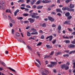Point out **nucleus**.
<instances>
[{
  "instance_id": "obj_1",
  "label": "nucleus",
  "mask_w": 75,
  "mask_h": 75,
  "mask_svg": "<svg viewBox=\"0 0 75 75\" xmlns=\"http://www.w3.org/2000/svg\"><path fill=\"white\" fill-rule=\"evenodd\" d=\"M57 63L56 62H51L50 64H48L47 67H50V68H52L53 67H54V65H56V64H57Z\"/></svg>"
},
{
  "instance_id": "obj_2",
  "label": "nucleus",
  "mask_w": 75,
  "mask_h": 75,
  "mask_svg": "<svg viewBox=\"0 0 75 75\" xmlns=\"http://www.w3.org/2000/svg\"><path fill=\"white\" fill-rule=\"evenodd\" d=\"M61 67L62 69H64V68L66 69V70H67V69H68L69 68V67L67 66V65H65V64L61 65Z\"/></svg>"
},
{
  "instance_id": "obj_3",
  "label": "nucleus",
  "mask_w": 75,
  "mask_h": 75,
  "mask_svg": "<svg viewBox=\"0 0 75 75\" xmlns=\"http://www.w3.org/2000/svg\"><path fill=\"white\" fill-rule=\"evenodd\" d=\"M33 10H31L29 12V13H30V16H31V17H32V16L33 15H36V16L38 15V13H32V12H33Z\"/></svg>"
},
{
  "instance_id": "obj_4",
  "label": "nucleus",
  "mask_w": 75,
  "mask_h": 75,
  "mask_svg": "<svg viewBox=\"0 0 75 75\" xmlns=\"http://www.w3.org/2000/svg\"><path fill=\"white\" fill-rule=\"evenodd\" d=\"M37 15H33L32 16V18H36V19H38L40 16H36Z\"/></svg>"
},
{
  "instance_id": "obj_5",
  "label": "nucleus",
  "mask_w": 75,
  "mask_h": 75,
  "mask_svg": "<svg viewBox=\"0 0 75 75\" xmlns=\"http://www.w3.org/2000/svg\"><path fill=\"white\" fill-rule=\"evenodd\" d=\"M49 38V41H51V40H52V36H49L47 37L46 38V39L47 40V39H48Z\"/></svg>"
},
{
  "instance_id": "obj_6",
  "label": "nucleus",
  "mask_w": 75,
  "mask_h": 75,
  "mask_svg": "<svg viewBox=\"0 0 75 75\" xmlns=\"http://www.w3.org/2000/svg\"><path fill=\"white\" fill-rule=\"evenodd\" d=\"M28 20H30V23H33L35 21V20L33 19H32V18H29L28 19Z\"/></svg>"
},
{
  "instance_id": "obj_7",
  "label": "nucleus",
  "mask_w": 75,
  "mask_h": 75,
  "mask_svg": "<svg viewBox=\"0 0 75 75\" xmlns=\"http://www.w3.org/2000/svg\"><path fill=\"white\" fill-rule=\"evenodd\" d=\"M48 18L49 20H50L51 21L54 22V21H55V19L51 17H48Z\"/></svg>"
},
{
  "instance_id": "obj_8",
  "label": "nucleus",
  "mask_w": 75,
  "mask_h": 75,
  "mask_svg": "<svg viewBox=\"0 0 75 75\" xmlns=\"http://www.w3.org/2000/svg\"><path fill=\"white\" fill-rule=\"evenodd\" d=\"M16 36H15V38H16V39H17V37H19V36H20V34H19V33H17L16 34Z\"/></svg>"
},
{
  "instance_id": "obj_9",
  "label": "nucleus",
  "mask_w": 75,
  "mask_h": 75,
  "mask_svg": "<svg viewBox=\"0 0 75 75\" xmlns=\"http://www.w3.org/2000/svg\"><path fill=\"white\" fill-rule=\"evenodd\" d=\"M43 7V6H37V9H41Z\"/></svg>"
},
{
  "instance_id": "obj_10",
  "label": "nucleus",
  "mask_w": 75,
  "mask_h": 75,
  "mask_svg": "<svg viewBox=\"0 0 75 75\" xmlns=\"http://www.w3.org/2000/svg\"><path fill=\"white\" fill-rule=\"evenodd\" d=\"M56 11H57V13H58V12H60L62 13V11H61V9H57Z\"/></svg>"
},
{
  "instance_id": "obj_11",
  "label": "nucleus",
  "mask_w": 75,
  "mask_h": 75,
  "mask_svg": "<svg viewBox=\"0 0 75 75\" xmlns=\"http://www.w3.org/2000/svg\"><path fill=\"white\" fill-rule=\"evenodd\" d=\"M69 48H74L75 47V45L73 44H70L69 46Z\"/></svg>"
},
{
  "instance_id": "obj_12",
  "label": "nucleus",
  "mask_w": 75,
  "mask_h": 75,
  "mask_svg": "<svg viewBox=\"0 0 75 75\" xmlns=\"http://www.w3.org/2000/svg\"><path fill=\"white\" fill-rule=\"evenodd\" d=\"M65 16L66 17H68L70 16V13L69 12H67L65 14Z\"/></svg>"
},
{
  "instance_id": "obj_13",
  "label": "nucleus",
  "mask_w": 75,
  "mask_h": 75,
  "mask_svg": "<svg viewBox=\"0 0 75 75\" xmlns=\"http://www.w3.org/2000/svg\"><path fill=\"white\" fill-rule=\"evenodd\" d=\"M8 69H10V70H11V71H13V72H16V71L14 69L11 68V67H8Z\"/></svg>"
},
{
  "instance_id": "obj_14",
  "label": "nucleus",
  "mask_w": 75,
  "mask_h": 75,
  "mask_svg": "<svg viewBox=\"0 0 75 75\" xmlns=\"http://www.w3.org/2000/svg\"><path fill=\"white\" fill-rule=\"evenodd\" d=\"M75 7L74 5L72 4H70V8H74Z\"/></svg>"
},
{
  "instance_id": "obj_15",
  "label": "nucleus",
  "mask_w": 75,
  "mask_h": 75,
  "mask_svg": "<svg viewBox=\"0 0 75 75\" xmlns=\"http://www.w3.org/2000/svg\"><path fill=\"white\" fill-rule=\"evenodd\" d=\"M71 22V21H65V22L64 23V24H69V23H70Z\"/></svg>"
},
{
  "instance_id": "obj_16",
  "label": "nucleus",
  "mask_w": 75,
  "mask_h": 75,
  "mask_svg": "<svg viewBox=\"0 0 75 75\" xmlns=\"http://www.w3.org/2000/svg\"><path fill=\"white\" fill-rule=\"evenodd\" d=\"M31 34H32V35H37V34H38V32H36L35 33H32Z\"/></svg>"
},
{
  "instance_id": "obj_17",
  "label": "nucleus",
  "mask_w": 75,
  "mask_h": 75,
  "mask_svg": "<svg viewBox=\"0 0 75 75\" xmlns=\"http://www.w3.org/2000/svg\"><path fill=\"white\" fill-rule=\"evenodd\" d=\"M46 3H51V1L50 0H45Z\"/></svg>"
},
{
  "instance_id": "obj_18",
  "label": "nucleus",
  "mask_w": 75,
  "mask_h": 75,
  "mask_svg": "<svg viewBox=\"0 0 75 75\" xmlns=\"http://www.w3.org/2000/svg\"><path fill=\"white\" fill-rule=\"evenodd\" d=\"M18 3H24V0H19L18 1Z\"/></svg>"
},
{
  "instance_id": "obj_19",
  "label": "nucleus",
  "mask_w": 75,
  "mask_h": 75,
  "mask_svg": "<svg viewBox=\"0 0 75 75\" xmlns=\"http://www.w3.org/2000/svg\"><path fill=\"white\" fill-rule=\"evenodd\" d=\"M72 16H69L67 17V19L69 20H71V19L72 18Z\"/></svg>"
},
{
  "instance_id": "obj_20",
  "label": "nucleus",
  "mask_w": 75,
  "mask_h": 75,
  "mask_svg": "<svg viewBox=\"0 0 75 75\" xmlns=\"http://www.w3.org/2000/svg\"><path fill=\"white\" fill-rule=\"evenodd\" d=\"M64 42H65L66 44H68V43H70V41L69 40H65L64 41Z\"/></svg>"
},
{
  "instance_id": "obj_21",
  "label": "nucleus",
  "mask_w": 75,
  "mask_h": 75,
  "mask_svg": "<svg viewBox=\"0 0 75 75\" xmlns=\"http://www.w3.org/2000/svg\"><path fill=\"white\" fill-rule=\"evenodd\" d=\"M40 3H41V1L39 0L35 3V4H39Z\"/></svg>"
},
{
  "instance_id": "obj_22",
  "label": "nucleus",
  "mask_w": 75,
  "mask_h": 75,
  "mask_svg": "<svg viewBox=\"0 0 75 75\" xmlns=\"http://www.w3.org/2000/svg\"><path fill=\"white\" fill-rule=\"evenodd\" d=\"M27 36H28V37H30L31 36V33L29 32L28 31L27 32Z\"/></svg>"
},
{
  "instance_id": "obj_23",
  "label": "nucleus",
  "mask_w": 75,
  "mask_h": 75,
  "mask_svg": "<svg viewBox=\"0 0 75 75\" xmlns=\"http://www.w3.org/2000/svg\"><path fill=\"white\" fill-rule=\"evenodd\" d=\"M58 29L59 30H61V26L60 25H58Z\"/></svg>"
},
{
  "instance_id": "obj_24",
  "label": "nucleus",
  "mask_w": 75,
  "mask_h": 75,
  "mask_svg": "<svg viewBox=\"0 0 75 75\" xmlns=\"http://www.w3.org/2000/svg\"><path fill=\"white\" fill-rule=\"evenodd\" d=\"M31 30L32 31H33V32H35L36 31H37V30L36 29H34V28H32L31 29Z\"/></svg>"
},
{
  "instance_id": "obj_25",
  "label": "nucleus",
  "mask_w": 75,
  "mask_h": 75,
  "mask_svg": "<svg viewBox=\"0 0 75 75\" xmlns=\"http://www.w3.org/2000/svg\"><path fill=\"white\" fill-rule=\"evenodd\" d=\"M17 19H18V20H22V19H23V17H17Z\"/></svg>"
},
{
  "instance_id": "obj_26",
  "label": "nucleus",
  "mask_w": 75,
  "mask_h": 75,
  "mask_svg": "<svg viewBox=\"0 0 75 75\" xmlns=\"http://www.w3.org/2000/svg\"><path fill=\"white\" fill-rule=\"evenodd\" d=\"M27 47L29 50H30V51H31L32 50V49H31V47L29 45H27Z\"/></svg>"
},
{
  "instance_id": "obj_27",
  "label": "nucleus",
  "mask_w": 75,
  "mask_h": 75,
  "mask_svg": "<svg viewBox=\"0 0 75 75\" xmlns=\"http://www.w3.org/2000/svg\"><path fill=\"white\" fill-rule=\"evenodd\" d=\"M10 21H11V23H13V24H15V21H14V20L13 19H11L10 20Z\"/></svg>"
},
{
  "instance_id": "obj_28",
  "label": "nucleus",
  "mask_w": 75,
  "mask_h": 75,
  "mask_svg": "<svg viewBox=\"0 0 75 75\" xmlns=\"http://www.w3.org/2000/svg\"><path fill=\"white\" fill-rule=\"evenodd\" d=\"M36 61L38 62V63H39V65H41V63H40V60H39L38 59H36Z\"/></svg>"
},
{
  "instance_id": "obj_29",
  "label": "nucleus",
  "mask_w": 75,
  "mask_h": 75,
  "mask_svg": "<svg viewBox=\"0 0 75 75\" xmlns=\"http://www.w3.org/2000/svg\"><path fill=\"white\" fill-rule=\"evenodd\" d=\"M69 56V54H64L63 55V56L64 57H68Z\"/></svg>"
},
{
  "instance_id": "obj_30",
  "label": "nucleus",
  "mask_w": 75,
  "mask_h": 75,
  "mask_svg": "<svg viewBox=\"0 0 75 75\" xmlns=\"http://www.w3.org/2000/svg\"><path fill=\"white\" fill-rule=\"evenodd\" d=\"M42 27H46V25L45 24V23H43L42 25Z\"/></svg>"
},
{
  "instance_id": "obj_31",
  "label": "nucleus",
  "mask_w": 75,
  "mask_h": 75,
  "mask_svg": "<svg viewBox=\"0 0 75 75\" xmlns=\"http://www.w3.org/2000/svg\"><path fill=\"white\" fill-rule=\"evenodd\" d=\"M35 64L36 66L38 67V68H40V65L38 64V63H37L36 62H35Z\"/></svg>"
},
{
  "instance_id": "obj_32",
  "label": "nucleus",
  "mask_w": 75,
  "mask_h": 75,
  "mask_svg": "<svg viewBox=\"0 0 75 75\" xmlns=\"http://www.w3.org/2000/svg\"><path fill=\"white\" fill-rule=\"evenodd\" d=\"M56 55L57 56V55H60V54H61V52H59L56 53Z\"/></svg>"
},
{
  "instance_id": "obj_33",
  "label": "nucleus",
  "mask_w": 75,
  "mask_h": 75,
  "mask_svg": "<svg viewBox=\"0 0 75 75\" xmlns=\"http://www.w3.org/2000/svg\"><path fill=\"white\" fill-rule=\"evenodd\" d=\"M72 0H67L65 1V3H68L69 2H70Z\"/></svg>"
},
{
  "instance_id": "obj_34",
  "label": "nucleus",
  "mask_w": 75,
  "mask_h": 75,
  "mask_svg": "<svg viewBox=\"0 0 75 75\" xmlns=\"http://www.w3.org/2000/svg\"><path fill=\"white\" fill-rule=\"evenodd\" d=\"M23 16H28V13H23Z\"/></svg>"
},
{
  "instance_id": "obj_35",
  "label": "nucleus",
  "mask_w": 75,
  "mask_h": 75,
  "mask_svg": "<svg viewBox=\"0 0 75 75\" xmlns=\"http://www.w3.org/2000/svg\"><path fill=\"white\" fill-rule=\"evenodd\" d=\"M46 46L47 48H51V47H50V45H46Z\"/></svg>"
},
{
  "instance_id": "obj_36",
  "label": "nucleus",
  "mask_w": 75,
  "mask_h": 75,
  "mask_svg": "<svg viewBox=\"0 0 75 75\" xmlns=\"http://www.w3.org/2000/svg\"><path fill=\"white\" fill-rule=\"evenodd\" d=\"M7 12H9L10 13H11L10 10L9 9H7L6 10V13H7Z\"/></svg>"
},
{
  "instance_id": "obj_37",
  "label": "nucleus",
  "mask_w": 75,
  "mask_h": 75,
  "mask_svg": "<svg viewBox=\"0 0 75 75\" xmlns=\"http://www.w3.org/2000/svg\"><path fill=\"white\" fill-rule=\"evenodd\" d=\"M45 71L46 73V74H49V73H50V72L49 71H48L47 70H45Z\"/></svg>"
},
{
  "instance_id": "obj_38",
  "label": "nucleus",
  "mask_w": 75,
  "mask_h": 75,
  "mask_svg": "<svg viewBox=\"0 0 75 75\" xmlns=\"http://www.w3.org/2000/svg\"><path fill=\"white\" fill-rule=\"evenodd\" d=\"M23 23H24V24H26V23H29V22L28 21H24Z\"/></svg>"
},
{
  "instance_id": "obj_39",
  "label": "nucleus",
  "mask_w": 75,
  "mask_h": 75,
  "mask_svg": "<svg viewBox=\"0 0 75 75\" xmlns=\"http://www.w3.org/2000/svg\"><path fill=\"white\" fill-rule=\"evenodd\" d=\"M62 10H63L64 11V10H67V7H63L62 8Z\"/></svg>"
},
{
  "instance_id": "obj_40",
  "label": "nucleus",
  "mask_w": 75,
  "mask_h": 75,
  "mask_svg": "<svg viewBox=\"0 0 75 75\" xmlns=\"http://www.w3.org/2000/svg\"><path fill=\"white\" fill-rule=\"evenodd\" d=\"M42 44V42H39L38 43V44H37V46H38L39 45H41V44Z\"/></svg>"
},
{
  "instance_id": "obj_41",
  "label": "nucleus",
  "mask_w": 75,
  "mask_h": 75,
  "mask_svg": "<svg viewBox=\"0 0 75 75\" xmlns=\"http://www.w3.org/2000/svg\"><path fill=\"white\" fill-rule=\"evenodd\" d=\"M74 11H75L74 9H71L70 10V11H72V12H74Z\"/></svg>"
},
{
  "instance_id": "obj_42",
  "label": "nucleus",
  "mask_w": 75,
  "mask_h": 75,
  "mask_svg": "<svg viewBox=\"0 0 75 75\" xmlns=\"http://www.w3.org/2000/svg\"><path fill=\"white\" fill-rule=\"evenodd\" d=\"M1 5L2 6H4L5 5V4H4V2H2L1 3Z\"/></svg>"
},
{
  "instance_id": "obj_43",
  "label": "nucleus",
  "mask_w": 75,
  "mask_h": 75,
  "mask_svg": "<svg viewBox=\"0 0 75 75\" xmlns=\"http://www.w3.org/2000/svg\"><path fill=\"white\" fill-rule=\"evenodd\" d=\"M69 7L70 6H69L67 7V10H68V11H70V10H71V9H69Z\"/></svg>"
},
{
  "instance_id": "obj_44",
  "label": "nucleus",
  "mask_w": 75,
  "mask_h": 75,
  "mask_svg": "<svg viewBox=\"0 0 75 75\" xmlns=\"http://www.w3.org/2000/svg\"><path fill=\"white\" fill-rule=\"evenodd\" d=\"M55 42H56V40H54V41H53L52 42V43L53 44H55Z\"/></svg>"
},
{
  "instance_id": "obj_45",
  "label": "nucleus",
  "mask_w": 75,
  "mask_h": 75,
  "mask_svg": "<svg viewBox=\"0 0 75 75\" xmlns=\"http://www.w3.org/2000/svg\"><path fill=\"white\" fill-rule=\"evenodd\" d=\"M54 54V52L52 51L51 52V53L50 54V55H53Z\"/></svg>"
},
{
  "instance_id": "obj_46",
  "label": "nucleus",
  "mask_w": 75,
  "mask_h": 75,
  "mask_svg": "<svg viewBox=\"0 0 75 75\" xmlns=\"http://www.w3.org/2000/svg\"><path fill=\"white\" fill-rule=\"evenodd\" d=\"M1 64L2 65H4V66H6V64H5V63L4 62H1Z\"/></svg>"
},
{
  "instance_id": "obj_47",
  "label": "nucleus",
  "mask_w": 75,
  "mask_h": 75,
  "mask_svg": "<svg viewBox=\"0 0 75 75\" xmlns=\"http://www.w3.org/2000/svg\"><path fill=\"white\" fill-rule=\"evenodd\" d=\"M9 25L11 27H13V24L11 23H9Z\"/></svg>"
},
{
  "instance_id": "obj_48",
  "label": "nucleus",
  "mask_w": 75,
  "mask_h": 75,
  "mask_svg": "<svg viewBox=\"0 0 75 75\" xmlns=\"http://www.w3.org/2000/svg\"><path fill=\"white\" fill-rule=\"evenodd\" d=\"M26 8H30V7H30V5H27L26 6Z\"/></svg>"
},
{
  "instance_id": "obj_49",
  "label": "nucleus",
  "mask_w": 75,
  "mask_h": 75,
  "mask_svg": "<svg viewBox=\"0 0 75 75\" xmlns=\"http://www.w3.org/2000/svg\"><path fill=\"white\" fill-rule=\"evenodd\" d=\"M29 10V9H28L27 8H25V11H28Z\"/></svg>"
},
{
  "instance_id": "obj_50",
  "label": "nucleus",
  "mask_w": 75,
  "mask_h": 75,
  "mask_svg": "<svg viewBox=\"0 0 75 75\" xmlns=\"http://www.w3.org/2000/svg\"><path fill=\"white\" fill-rule=\"evenodd\" d=\"M37 7V6L36 5H33V8H35Z\"/></svg>"
},
{
  "instance_id": "obj_51",
  "label": "nucleus",
  "mask_w": 75,
  "mask_h": 75,
  "mask_svg": "<svg viewBox=\"0 0 75 75\" xmlns=\"http://www.w3.org/2000/svg\"><path fill=\"white\" fill-rule=\"evenodd\" d=\"M51 10V8L50 7H49L48 8L47 10L48 11H50V10Z\"/></svg>"
},
{
  "instance_id": "obj_52",
  "label": "nucleus",
  "mask_w": 75,
  "mask_h": 75,
  "mask_svg": "<svg viewBox=\"0 0 75 75\" xmlns=\"http://www.w3.org/2000/svg\"><path fill=\"white\" fill-rule=\"evenodd\" d=\"M11 33L12 34H14V29H12L11 30Z\"/></svg>"
},
{
  "instance_id": "obj_53",
  "label": "nucleus",
  "mask_w": 75,
  "mask_h": 75,
  "mask_svg": "<svg viewBox=\"0 0 75 75\" xmlns=\"http://www.w3.org/2000/svg\"><path fill=\"white\" fill-rule=\"evenodd\" d=\"M41 39H44V35H42L41 36Z\"/></svg>"
},
{
  "instance_id": "obj_54",
  "label": "nucleus",
  "mask_w": 75,
  "mask_h": 75,
  "mask_svg": "<svg viewBox=\"0 0 75 75\" xmlns=\"http://www.w3.org/2000/svg\"><path fill=\"white\" fill-rule=\"evenodd\" d=\"M42 3H46V2H45V1L44 0H42Z\"/></svg>"
},
{
  "instance_id": "obj_55",
  "label": "nucleus",
  "mask_w": 75,
  "mask_h": 75,
  "mask_svg": "<svg viewBox=\"0 0 75 75\" xmlns=\"http://www.w3.org/2000/svg\"><path fill=\"white\" fill-rule=\"evenodd\" d=\"M21 10H24L25 8L24 7H21Z\"/></svg>"
},
{
  "instance_id": "obj_56",
  "label": "nucleus",
  "mask_w": 75,
  "mask_h": 75,
  "mask_svg": "<svg viewBox=\"0 0 75 75\" xmlns=\"http://www.w3.org/2000/svg\"><path fill=\"white\" fill-rule=\"evenodd\" d=\"M25 4H21V6L22 7H25Z\"/></svg>"
},
{
  "instance_id": "obj_57",
  "label": "nucleus",
  "mask_w": 75,
  "mask_h": 75,
  "mask_svg": "<svg viewBox=\"0 0 75 75\" xmlns=\"http://www.w3.org/2000/svg\"><path fill=\"white\" fill-rule=\"evenodd\" d=\"M4 19H7V16L6 15H4Z\"/></svg>"
},
{
  "instance_id": "obj_58",
  "label": "nucleus",
  "mask_w": 75,
  "mask_h": 75,
  "mask_svg": "<svg viewBox=\"0 0 75 75\" xmlns=\"http://www.w3.org/2000/svg\"><path fill=\"white\" fill-rule=\"evenodd\" d=\"M57 3H60V0H57Z\"/></svg>"
},
{
  "instance_id": "obj_59",
  "label": "nucleus",
  "mask_w": 75,
  "mask_h": 75,
  "mask_svg": "<svg viewBox=\"0 0 75 75\" xmlns=\"http://www.w3.org/2000/svg\"><path fill=\"white\" fill-rule=\"evenodd\" d=\"M57 14V16H61V14L60 13H58Z\"/></svg>"
},
{
  "instance_id": "obj_60",
  "label": "nucleus",
  "mask_w": 75,
  "mask_h": 75,
  "mask_svg": "<svg viewBox=\"0 0 75 75\" xmlns=\"http://www.w3.org/2000/svg\"><path fill=\"white\" fill-rule=\"evenodd\" d=\"M52 27H55L56 26V25L55 24H53L52 25Z\"/></svg>"
},
{
  "instance_id": "obj_61",
  "label": "nucleus",
  "mask_w": 75,
  "mask_h": 75,
  "mask_svg": "<svg viewBox=\"0 0 75 75\" xmlns=\"http://www.w3.org/2000/svg\"><path fill=\"white\" fill-rule=\"evenodd\" d=\"M30 0H26V3H29V2H30Z\"/></svg>"
},
{
  "instance_id": "obj_62",
  "label": "nucleus",
  "mask_w": 75,
  "mask_h": 75,
  "mask_svg": "<svg viewBox=\"0 0 75 75\" xmlns=\"http://www.w3.org/2000/svg\"><path fill=\"white\" fill-rule=\"evenodd\" d=\"M19 10L17 9L15 12H16L17 13H18V12H19Z\"/></svg>"
},
{
  "instance_id": "obj_63",
  "label": "nucleus",
  "mask_w": 75,
  "mask_h": 75,
  "mask_svg": "<svg viewBox=\"0 0 75 75\" xmlns=\"http://www.w3.org/2000/svg\"><path fill=\"white\" fill-rule=\"evenodd\" d=\"M50 57V55H49V56H48V55L44 57V58H48V57Z\"/></svg>"
},
{
  "instance_id": "obj_64",
  "label": "nucleus",
  "mask_w": 75,
  "mask_h": 75,
  "mask_svg": "<svg viewBox=\"0 0 75 75\" xmlns=\"http://www.w3.org/2000/svg\"><path fill=\"white\" fill-rule=\"evenodd\" d=\"M71 43L72 44H75V42L74 41V40L73 41H72L71 42Z\"/></svg>"
}]
</instances>
